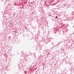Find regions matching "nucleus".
I'll return each mask as SVG.
<instances>
[{"mask_svg": "<svg viewBox=\"0 0 74 74\" xmlns=\"http://www.w3.org/2000/svg\"><path fill=\"white\" fill-rule=\"evenodd\" d=\"M56 18H58V16H56Z\"/></svg>", "mask_w": 74, "mask_h": 74, "instance_id": "nucleus-1", "label": "nucleus"}]
</instances>
